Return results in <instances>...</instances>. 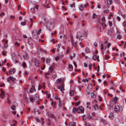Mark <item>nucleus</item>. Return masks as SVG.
Here are the masks:
<instances>
[{"label": "nucleus", "mask_w": 126, "mask_h": 126, "mask_svg": "<svg viewBox=\"0 0 126 126\" xmlns=\"http://www.w3.org/2000/svg\"><path fill=\"white\" fill-rule=\"evenodd\" d=\"M55 66V64L54 63H53L52 65H51L50 67L48 72L46 74V75L49 74L51 73L53 71V67Z\"/></svg>", "instance_id": "nucleus-1"}, {"label": "nucleus", "mask_w": 126, "mask_h": 126, "mask_svg": "<svg viewBox=\"0 0 126 126\" xmlns=\"http://www.w3.org/2000/svg\"><path fill=\"white\" fill-rule=\"evenodd\" d=\"M114 110L115 111H119V112H121L122 111L123 108L121 106H119L118 105H116L114 107Z\"/></svg>", "instance_id": "nucleus-2"}, {"label": "nucleus", "mask_w": 126, "mask_h": 126, "mask_svg": "<svg viewBox=\"0 0 126 126\" xmlns=\"http://www.w3.org/2000/svg\"><path fill=\"white\" fill-rule=\"evenodd\" d=\"M58 88L62 92H63L64 90V84L63 83H61V84L59 86Z\"/></svg>", "instance_id": "nucleus-3"}, {"label": "nucleus", "mask_w": 126, "mask_h": 126, "mask_svg": "<svg viewBox=\"0 0 126 126\" xmlns=\"http://www.w3.org/2000/svg\"><path fill=\"white\" fill-rule=\"evenodd\" d=\"M38 35L37 31L36 30H34L32 32V35L34 38L36 39L38 37Z\"/></svg>", "instance_id": "nucleus-4"}, {"label": "nucleus", "mask_w": 126, "mask_h": 126, "mask_svg": "<svg viewBox=\"0 0 126 126\" xmlns=\"http://www.w3.org/2000/svg\"><path fill=\"white\" fill-rule=\"evenodd\" d=\"M84 110L83 108L81 107H80L77 108V112L79 113H81L84 112Z\"/></svg>", "instance_id": "nucleus-5"}, {"label": "nucleus", "mask_w": 126, "mask_h": 126, "mask_svg": "<svg viewBox=\"0 0 126 126\" xmlns=\"http://www.w3.org/2000/svg\"><path fill=\"white\" fill-rule=\"evenodd\" d=\"M70 38L72 44L73 46H74L75 47H76V46L77 43L74 42L73 36L72 35H71Z\"/></svg>", "instance_id": "nucleus-6"}, {"label": "nucleus", "mask_w": 126, "mask_h": 126, "mask_svg": "<svg viewBox=\"0 0 126 126\" xmlns=\"http://www.w3.org/2000/svg\"><path fill=\"white\" fill-rule=\"evenodd\" d=\"M16 79L12 76H11L8 77L7 79V81L10 82V80H11L12 82H14L15 80Z\"/></svg>", "instance_id": "nucleus-7"}, {"label": "nucleus", "mask_w": 126, "mask_h": 126, "mask_svg": "<svg viewBox=\"0 0 126 126\" xmlns=\"http://www.w3.org/2000/svg\"><path fill=\"white\" fill-rule=\"evenodd\" d=\"M92 58L94 60L96 61L97 60L98 62L99 61V56H97L94 55L93 56Z\"/></svg>", "instance_id": "nucleus-8"}, {"label": "nucleus", "mask_w": 126, "mask_h": 126, "mask_svg": "<svg viewBox=\"0 0 126 126\" xmlns=\"http://www.w3.org/2000/svg\"><path fill=\"white\" fill-rule=\"evenodd\" d=\"M96 93L95 92H94L91 93V96L92 98H95L96 97Z\"/></svg>", "instance_id": "nucleus-9"}, {"label": "nucleus", "mask_w": 126, "mask_h": 126, "mask_svg": "<svg viewBox=\"0 0 126 126\" xmlns=\"http://www.w3.org/2000/svg\"><path fill=\"white\" fill-rule=\"evenodd\" d=\"M16 72V70L15 68H11L9 71V73L11 74H12V72H13V74H14Z\"/></svg>", "instance_id": "nucleus-10"}, {"label": "nucleus", "mask_w": 126, "mask_h": 126, "mask_svg": "<svg viewBox=\"0 0 126 126\" xmlns=\"http://www.w3.org/2000/svg\"><path fill=\"white\" fill-rule=\"evenodd\" d=\"M35 65L37 67H39V66L38 65L40 63V61L37 60H35L34 62Z\"/></svg>", "instance_id": "nucleus-11"}, {"label": "nucleus", "mask_w": 126, "mask_h": 126, "mask_svg": "<svg viewBox=\"0 0 126 126\" xmlns=\"http://www.w3.org/2000/svg\"><path fill=\"white\" fill-rule=\"evenodd\" d=\"M34 98L35 97V101H35L36 102L38 101L39 99L38 95V94H36V95H34Z\"/></svg>", "instance_id": "nucleus-12"}, {"label": "nucleus", "mask_w": 126, "mask_h": 126, "mask_svg": "<svg viewBox=\"0 0 126 126\" xmlns=\"http://www.w3.org/2000/svg\"><path fill=\"white\" fill-rule=\"evenodd\" d=\"M69 126H76V123L75 122H71L69 124Z\"/></svg>", "instance_id": "nucleus-13"}, {"label": "nucleus", "mask_w": 126, "mask_h": 126, "mask_svg": "<svg viewBox=\"0 0 126 126\" xmlns=\"http://www.w3.org/2000/svg\"><path fill=\"white\" fill-rule=\"evenodd\" d=\"M52 77L54 78H56L57 77V75L56 72H54L52 74Z\"/></svg>", "instance_id": "nucleus-14"}, {"label": "nucleus", "mask_w": 126, "mask_h": 126, "mask_svg": "<svg viewBox=\"0 0 126 126\" xmlns=\"http://www.w3.org/2000/svg\"><path fill=\"white\" fill-rule=\"evenodd\" d=\"M35 87L33 86H32V87L30 90V92L31 93L33 92L34 91H35Z\"/></svg>", "instance_id": "nucleus-15"}, {"label": "nucleus", "mask_w": 126, "mask_h": 126, "mask_svg": "<svg viewBox=\"0 0 126 126\" xmlns=\"http://www.w3.org/2000/svg\"><path fill=\"white\" fill-rule=\"evenodd\" d=\"M84 7L81 4L79 6V8L81 11H82L84 9Z\"/></svg>", "instance_id": "nucleus-16"}, {"label": "nucleus", "mask_w": 126, "mask_h": 126, "mask_svg": "<svg viewBox=\"0 0 126 126\" xmlns=\"http://www.w3.org/2000/svg\"><path fill=\"white\" fill-rule=\"evenodd\" d=\"M75 93V91L72 90H71L69 92V94L70 96L73 95Z\"/></svg>", "instance_id": "nucleus-17"}, {"label": "nucleus", "mask_w": 126, "mask_h": 126, "mask_svg": "<svg viewBox=\"0 0 126 126\" xmlns=\"http://www.w3.org/2000/svg\"><path fill=\"white\" fill-rule=\"evenodd\" d=\"M87 119L90 120L92 119V117L89 114H88L87 115Z\"/></svg>", "instance_id": "nucleus-18"}, {"label": "nucleus", "mask_w": 126, "mask_h": 126, "mask_svg": "<svg viewBox=\"0 0 126 126\" xmlns=\"http://www.w3.org/2000/svg\"><path fill=\"white\" fill-rule=\"evenodd\" d=\"M35 97L34 98H33L32 97H30V101L32 103H33L34 100L35 101Z\"/></svg>", "instance_id": "nucleus-19"}, {"label": "nucleus", "mask_w": 126, "mask_h": 126, "mask_svg": "<svg viewBox=\"0 0 126 126\" xmlns=\"http://www.w3.org/2000/svg\"><path fill=\"white\" fill-rule=\"evenodd\" d=\"M61 80L62 79H58L56 80V82L57 84H59L61 82Z\"/></svg>", "instance_id": "nucleus-20"}, {"label": "nucleus", "mask_w": 126, "mask_h": 126, "mask_svg": "<svg viewBox=\"0 0 126 126\" xmlns=\"http://www.w3.org/2000/svg\"><path fill=\"white\" fill-rule=\"evenodd\" d=\"M112 3L111 0H108L107 1V3L108 5H110Z\"/></svg>", "instance_id": "nucleus-21"}, {"label": "nucleus", "mask_w": 126, "mask_h": 126, "mask_svg": "<svg viewBox=\"0 0 126 126\" xmlns=\"http://www.w3.org/2000/svg\"><path fill=\"white\" fill-rule=\"evenodd\" d=\"M85 52L87 53H89L90 52V50L88 47H86L85 49Z\"/></svg>", "instance_id": "nucleus-22"}, {"label": "nucleus", "mask_w": 126, "mask_h": 126, "mask_svg": "<svg viewBox=\"0 0 126 126\" xmlns=\"http://www.w3.org/2000/svg\"><path fill=\"white\" fill-rule=\"evenodd\" d=\"M92 85H89L88 86L87 89L91 91V90L92 88Z\"/></svg>", "instance_id": "nucleus-23"}, {"label": "nucleus", "mask_w": 126, "mask_h": 126, "mask_svg": "<svg viewBox=\"0 0 126 126\" xmlns=\"http://www.w3.org/2000/svg\"><path fill=\"white\" fill-rule=\"evenodd\" d=\"M55 99L57 100H58L59 101H60L61 100V98L58 97L57 96H56L54 97Z\"/></svg>", "instance_id": "nucleus-24"}, {"label": "nucleus", "mask_w": 126, "mask_h": 126, "mask_svg": "<svg viewBox=\"0 0 126 126\" xmlns=\"http://www.w3.org/2000/svg\"><path fill=\"white\" fill-rule=\"evenodd\" d=\"M77 109L74 108L73 109V112L74 113H76V112H77Z\"/></svg>", "instance_id": "nucleus-25"}, {"label": "nucleus", "mask_w": 126, "mask_h": 126, "mask_svg": "<svg viewBox=\"0 0 126 126\" xmlns=\"http://www.w3.org/2000/svg\"><path fill=\"white\" fill-rule=\"evenodd\" d=\"M50 59L47 58L46 60V62L47 64H48L50 63Z\"/></svg>", "instance_id": "nucleus-26"}, {"label": "nucleus", "mask_w": 126, "mask_h": 126, "mask_svg": "<svg viewBox=\"0 0 126 126\" xmlns=\"http://www.w3.org/2000/svg\"><path fill=\"white\" fill-rule=\"evenodd\" d=\"M22 65L24 68H25L27 66L26 63L25 62L23 63Z\"/></svg>", "instance_id": "nucleus-27"}, {"label": "nucleus", "mask_w": 126, "mask_h": 126, "mask_svg": "<svg viewBox=\"0 0 126 126\" xmlns=\"http://www.w3.org/2000/svg\"><path fill=\"white\" fill-rule=\"evenodd\" d=\"M112 100L113 102H114L115 103H116L117 102V99L116 97L113 98L112 99Z\"/></svg>", "instance_id": "nucleus-28"}, {"label": "nucleus", "mask_w": 126, "mask_h": 126, "mask_svg": "<svg viewBox=\"0 0 126 126\" xmlns=\"http://www.w3.org/2000/svg\"><path fill=\"white\" fill-rule=\"evenodd\" d=\"M58 56H59V58L61 59L63 56V54H59L57 55Z\"/></svg>", "instance_id": "nucleus-29"}, {"label": "nucleus", "mask_w": 126, "mask_h": 126, "mask_svg": "<svg viewBox=\"0 0 126 126\" xmlns=\"http://www.w3.org/2000/svg\"><path fill=\"white\" fill-rule=\"evenodd\" d=\"M23 57L24 58V59L27 60V59L28 58V56L27 54H26L25 55L23 56Z\"/></svg>", "instance_id": "nucleus-30"}, {"label": "nucleus", "mask_w": 126, "mask_h": 126, "mask_svg": "<svg viewBox=\"0 0 126 126\" xmlns=\"http://www.w3.org/2000/svg\"><path fill=\"white\" fill-rule=\"evenodd\" d=\"M102 122L104 124H107V122L106 121L102 119L101 120Z\"/></svg>", "instance_id": "nucleus-31"}, {"label": "nucleus", "mask_w": 126, "mask_h": 126, "mask_svg": "<svg viewBox=\"0 0 126 126\" xmlns=\"http://www.w3.org/2000/svg\"><path fill=\"white\" fill-rule=\"evenodd\" d=\"M60 47L59 46V45H58L57 46H56V47L55 48V49H56L57 50V51H58L59 50V48Z\"/></svg>", "instance_id": "nucleus-32"}, {"label": "nucleus", "mask_w": 126, "mask_h": 126, "mask_svg": "<svg viewBox=\"0 0 126 126\" xmlns=\"http://www.w3.org/2000/svg\"><path fill=\"white\" fill-rule=\"evenodd\" d=\"M14 105H12L11 107V109L13 110H15V107H16L14 106Z\"/></svg>", "instance_id": "nucleus-33"}, {"label": "nucleus", "mask_w": 126, "mask_h": 126, "mask_svg": "<svg viewBox=\"0 0 126 126\" xmlns=\"http://www.w3.org/2000/svg\"><path fill=\"white\" fill-rule=\"evenodd\" d=\"M35 119H36L37 122H40V120L39 119L38 117H35Z\"/></svg>", "instance_id": "nucleus-34"}, {"label": "nucleus", "mask_w": 126, "mask_h": 126, "mask_svg": "<svg viewBox=\"0 0 126 126\" xmlns=\"http://www.w3.org/2000/svg\"><path fill=\"white\" fill-rule=\"evenodd\" d=\"M91 91L87 89L86 91V92L87 93V94H90V92Z\"/></svg>", "instance_id": "nucleus-35"}, {"label": "nucleus", "mask_w": 126, "mask_h": 126, "mask_svg": "<svg viewBox=\"0 0 126 126\" xmlns=\"http://www.w3.org/2000/svg\"><path fill=\"white\" fill-rule=\"evenodd\" d=\"M80 103V101H79L78 102H76L75 103V105L76 106H78L79 105Z\"/></svg>", "instance_id": "nucleus-36"}, {"label": "nucleus", "mask_w": 126, "mask_h": 126, "mask_svg": "<svg viewBox=\"0 0 126 126\" xmlns=\"http://www.w3.org/2000/svg\"><path fill=\"white\" fill-rule=\"evenodd\" d=\"M101 20L104 22H105V18L104 17H103L101 19Z\"/></svg>", "instance_id": "nucleus-37"}, {"label": "nucleus", "mask_w": 126, "mask_h": 126, "mask_svg": "<svg viewBox=\"0 0 126 126\" xmlns=\"http://www.w3.org/2000/svg\"><path fill=\"white\" fill-rule=\"evenodd\" d=\"M75 56V54H73L72 55H71L70 56V59L71 60Z\"/></svg>", "instance_id": "nucleus-38"}, {"label": "nucleus", "mask_w": 126, "mask_h": 126, "mask_svg": "<svg viewBox=\"0 0 126 126\" xmlns=\"http://www.w3.org/2000/svg\"><path fill=\"white\" fill-rule=\"evenodd\" d=\"M114 116L113 114L112 113H111L110 114L109 117L110 118H111L112 117Z\"/></svg>", "instance_id": "nucleus-39"}, {"label": "nucleus", "mask_w": 126, "mask_h": 126, "mask_svg": "<svg viewBox=\"0 0 126 126\" xmlns=\"http://www.w3.org/2000/svg\"><path fill=\"white\" fill-rule=\"evenodd\" d=\"M12 105H14V106L15 107H16L18 105L17 103L15 102H13V104Z\"/></svg>", "instance_id": "nucleus-40"}, {"label": "nucleus", "mask_w": 126, "mask_h": 126, "mask_svg": "<svg viewBox=\"0 0 126 126\" xmlns=\"http://www.w3.org/2000/svg\"><path fill=\"white\" fill-rule=\"evenodd\" d=\"M96 15L95 14H93L92 16V18H93L94 19L96 18Z\"/></svg>", "instance_id": "nucleus-41"}, {"label": "nucleus", "mask_w": 126, "mask_h": 126, "mask_svg": "<svg viewBox=\"0 0 126 126\" xmlns=\"http://www.w3.org/2000/svg\"><path fill=\"white\" fill-rule=\"evenodd\" d=\"M59 56H58L57 55L55 58V60L56 61H57L59 59H60V58H59Z\"/></svg>", "instance_id": "nucleus-42"}, {"label": "nucleus", "mask_w": 126, "mask_h": 126, "mask_svg": "<svg viewBox=\"0 0 126 126\" xmlns=\"http://www.w3.org/2000/svg\"><path fill=\"white\" fill-rule=\"evenodd\" d=\"M0 91H1V94H4V92L2 90V89H1L0 90Z\"/></svg>", "instance_id": "nucleus-43"}, {"label": "nucleus", "mask_w": 126, "mask_h": 126, "mask_svg": "<svg viewBox=\"0 0 126 126\" xmlns=\"http://www.w3.org/2000/svg\"><path fill=\"white\" fill-rule=\"evenodd\" d=\"M94 108L95 110H96L98 109V107L97 105H95L94 106Z\"/></svg>", "instance_id": "nucleus-44"}, {"label": "nucleus", "mask_w": 126, "mask_h": 126, "mask_svg": "<svg viewBox=\"0 0 126 126\" xmlns=\"http://www.w3.org/2000/svg\"><path fill=\"white\" fill-rule=\"evenodd\" d=\"M70 6L71 7H75V5L74 3H73L72 4H70Z\"/></svg>", "instance_id": "nucleus-45"}, {"label": "nucleus", "mask_w": 126, "mask_h": 126, "mask_svg": "<svg viewBox=\"0 0 126 126\" xmlns=\"http://www.w3.org/2000/svg\"><path fill=\"white\" fill-rule=\"evenodd\" d=\"M123 25L124 27H126V21H124L123 23Z\"/></svg>", "instance_id": "nucleus-46"}, {"label": "nucleus", "mask_w": 126, "mask_h": 126, "mask_svg": "<svg viewBox=\"0 0 126 126\" xmlns=\"http://www.w3.org/2000/svg\"><path fill=\"white\" fill-rule=\"evenodd\" d=\"M85 116V115H83V116H82V120L83 121H85L86 119V118H84Z\"/></svg>", "instance_id": "nucleus-47"}, {"label": "nucleus", "mask_w": 126, "mask_h": 126, "mask_svg": "<svg viewBox=\"0 0 126 126\" xmlns=\"http://www.w3.org/2000/svg\"><path fill=\"white\" fill-rule=\"evenodd\" d=\"M79 97L78 96H76L74 98V99L75 101H76L77 100V99L79 98Z\"/></svg>", "instance_id": "nucleus-48"}, {"label": "nucleus", "mask_w": 126, "mask_h": 126, "mask_svg": "<svg viewBox=\"0 0 126 126\" xmlns=\"http://www.w3.org/2000/svg\"><path fill=\"white\" fill-rule=\"evenodd\" d=\"M68 65H69V68H70L72 69H73V66L72 65L70 64H69Z\"/></svg>", "instance_id": "nucleus-49"}, {"label": "nucleus", "mask_w": 126, "mask_h": 126, "mask_svg": "<svg viewBox=\"0 0 126 126\" xmlns=\"http://www.w3.org/2000/svg\"><path fill=\"white\" fill-rule=\"evenodd\" d=\"M4 94H0V97L1 98H3L4 97Z\"/></svg>", "instance_id": "nucleus-50"}, {"label": "nucleus", "mask_w": 126, "mask_h": 126, "mask_svg": "<svg viewBox=\"0 0 126 126\" xmlns=\"http://www.w3.org/2000/svg\"><path fill=\"white\" fill-rule=\"evenodd\" d=\"M108 23L110 26L111 27L112 25V23L110 21H109Z\"/></svg>", "instance_id": "nucleus-51"}, {"label": "nucleus", "mask_w": 126, "mask_h": 126, "mask_svg": "<svg viewBox=\"0 0 126 126\" xmlns=\"http://www.w3.org/2000/svg\"><path fill=\"white\" fill-rule=\"evenodd\" d=\"M46 95H47V97L48 98H49L50 96V94H48L47 93H46Z\"/></svg>", "instance_id": "nucleus-52"}, {"label": "nucleus", "mask_w": 126, "mask_h": 126, "mask_svg": "<svg viewBox=\"0 0 126 126\" xmlns=\"http://www.w3.org/2000/svg\"><path fill=\"white\" fill-rule=\"evenodd\" d=\"M5 14L3 12H2L0 14V16L1 17L3 16Z\"/></svg>", "instance_id": "nucleus-53"}, {"label": "nucleus", "mask_w": 126, "mask_h": 126, "mask_svg": "<svg viewBox=\"0 0 126 126\" xmlns=\"http://www.w3.org/2000/svg\"><path fill=\"white\" fill-rule=\"evenodd\" d=\"M39 5H36L35 6V8H36V9L38 10V7Z\"/></svg>", "instance_id": "nucleus-54"}, {"label": "nucleus", "mask_w": 126, "mask_h": 126, "mask_svg": "<svg viewBox=\"0 0 126 126\" xmlns=\"http://www.w3.org/2000/svg\"><path fill=\"white\" fill-rule=\"evenodd\" d=\"M117 38H118L119 39H121L122 38V37L121 36H120V35H118L117 37Z\"/></svg>", "instance_id": "nucleus-55"}, {"label": "nucleus", "mask_w": 126, "mask_h": 126, "mask_svg": "<svg viewBox=\"0 0 126 126\" xmlns=\"http://www.w3.org/2000/svg\"><path fill=\"white\" fill-rule=\"evenodd\" d=\"M88 32L87 31H85L84 32V34L85 36H86Z\"/></svg>", "instance_id": "nucleus-56"}, {"label": "nucleus", "mask_w": 126, "mask_h": 126, "mask_svg": "<svg viewBox=\"0 0 126 126\" xmlns=\"http://www.w3.org/2000/svg\"><path fill=\"white\" fill-rule=\"evenodd\" d=\"M86 81H87V82H88V80H87V79H83L82 80V81L84 82H85Z\"/></svg>", "instance_id": "nucleus-57"}, {"label": "nucleus", "mask_w": 126, "mask_h": 126, "mask_svg": "<svg viewBox=\"0 0 126 126\" xmlns=\"http://www.w3.org/2000/svg\"><path fill=\"white\" fill-rule=\"evenodd\" d=\"M101 50H102L103 49V48H104V47H103V44H101Z\"/></svg>", "instance_id": "nucleus-58"}, {"label": "nucleus", "mask_w": 126, "mask_h": 126, "mask_svg": "<svg viewBox=\"0 0 126 126\" xmlns=\"http://www.w3.org/2000/svg\"><path fill=\"white\" fill-rule=\"evenodd\" d=\"M88 5V2H86V4L84 5V7L86 8L87 6Z\"/></svg>", "instance_id": "nucleus-59"}, {"label": "nucleus", "mask_w": 126, "mask_h": 126, "mask_svg": "<svg viewBox=\"0 0 126 126\" xmlns=\"http://www.w3.org/2000/svg\"><path fill=\"white\" fill-rule=\"evenodd\" d=\"M109 11L108 10H106L104 11V12L105 13H108Z\"/></svg>", "instance_id": "nucleus-60"}, {"label": "nucleus", "mask_w": 126, "mask_h": 126, "mask_svg": "<svg viewBox=\"0 0 126 126\" xmlns=\"http://www.w3.org/2000/svg\"><path fill=\"white\" fill-rule=\"evenodd\" d=\"M15 44L16 45H17L18 46H19L20 45V44L17 42H15Z\"/></svg>", "instance_id": "nucleus-61"}, {"label": "nucleus", "mask_w": 126, "mask_h": 126, "mask_svg": "<svg viewBox=\"0 0 126 126\" xmlns=\"http://www.w3.org/2000/svg\"><path fill=\"white\" fill-rule=\"evenodd\" d=\"M45 65H44L43 66V67L41 68V69L42 70H44L45 68Z\"/></svg>", "instance_id": "nucleus-62"}, {"label": "nucleus", "mask_w": 126, "mask_h": 126, "mask_svg": "<svg viewBox=\"0 0 126 126\" xmlns=\"http://www.w3.org/2000/svg\"><path fill=\"white\" fill-rule=\"evenodd\" d=\"M25 24V22H22L21 23V24L23 26H24Z\"/></svg>", "instance_id": "nucleus-63"}, {"label": "nucleus", "mask_w": 126, "mask_h": 126, "mask_svg": "<svg viewBox=\"0 0 126 126\" xmlns=\"http://www.w3.org/2000/svg\"><path fill=\"white\" fill-rule=\"evenodd\" d=\"M39 108L40 109H44V106H40L39 107Z\"/></svg>", "instance_id": "nucleus-64"}]
</instances>
